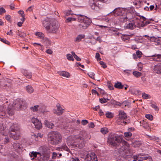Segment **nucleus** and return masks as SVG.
I'll list each match as a JSON object with an SVG mask.
<instances>
[{
	"instance_id": "6",
	"label": "nucleus",
	"mask_w": 161,
	"mask_h": 161,
	"mask_svg": "<svg viewBox=\"0 0 161 161\" xmlns=\"http://www.w3.org/2000/svg\"><path fill=\"white\" fill-rule=\"evenodd\" d=\"M25 103V101L21 99H17L15 100L13 104H9L7 108V114L11 116L14 113V110H19Z\"/></svg>"
},
{
	"instance_id": "62",
	"label": "nucleus",
	"mask_w": 161,
	"mask_h": 161,
	"mask_svg": "<svg viewBox=\"0 0 161 161\" xmlns=\"http://www.w3.org/2000/svg\"><path fill=\"white\" fill-rule=\"evenodd\" d=\"M33 45L35 47H36V45H39L41 46V47L42 48L43 47V46L40 43H33Z\"/></svg>"
},
{
	"instance_id": "41",
	"label": "nucleus",
	"mask_w": 161,
	"mask_h": 161,
	"mask_svg": "<svg viewBox=\"0 0 161 161\" xmlns=\"http://www.w3.org/2000/svg\"><path fill=\"white\" fill-rule=\"evenodd\" d=\"M145 117L150 120H152L153 119V116L151 114H147L145 115Z\"/></svg>"
},
{
	"instance_id": "40",
	"label": "nucleus",
	"mask_w": 161,
	"mask_h": 161,
	"mask_svg": "<svg viewBox=\"0 0 161 161\" xmlns=\"http://www.w3.org/2000/svg\"><path fill=\"white\" fill-rule=\"evenodd\" d=\"M132 133L129 132H125L124 133V136L125 137L129 138L132 136Z\"/></svg>"
},
{
	"instance_id": "1",
	"label": "nucleus",
	"mask_w": 161,
	"mask_h": 161,
	"mask_svg": "<svg viewBox=\"0 0 161 161\" xmlns=\"http://www.w3.org/2000/svg\"><path fill=\"white\" fill-rule=\"evenodd\" d=\"M123 136L111 135L108 139V143L114 146H119L118 148L119 153L125 158L131 156L129 155V144L123 138Z\"/></svg>"
},
{
	"instance_id": "52",
	"label": "nucleus",
	"mask_w": 161,
	"mask_h": 161,
	"mask_svg": "<svg viewBox=\"0 0 161 161\" xmlns=\"http://www.w3.org/2000/svg\"><path fill=\"white\" fill-rule=\"evenodd\" d=\"M20 37H24L26 35L25 34L24 32H20L19 33L18 35Z\"/></svg>"
},
{
	"instance_id": "64",
	"label": "nucleus",
	"mask_w": 161,
	"mask_h": 161,
	"mask_svg": "<svg viewBox=\"0 0 161 161\" xmlns=\"http://www.w3.org/2000/svg\"><path fill=\"white\" fill-rule=\"evenodd\" d=\"M99 114L100 116H102L104 114L103 112L102 111V110L101 109L99 110Z\"/></svg>"
},
{
	"instance_id": "21",
	"label": "nucleus",
	"mask_w": 161,
	"mask_h": 161,
	"mask_svg": "<svg viewBox=\"0 0 161 161\" xmlns=\"http://www.w3.org/2000/svg\"><path fill=\"white\" fill-rule=\"evenodd\" d=\"M22 73L27 78H31L32 77L31 73L28 71V70L22 69L21 70Z\"/></svg>"
},
{
	"instance_id": "11",
	"label": "nucleus",
	"mask_w": 161,
	"mask_h": 161,
	"mask_svg": "<svg viewBox=\"0 0 161 161\" xmlns=\"http://www.w3.org/2000/svg\"><path fill=\"white\" fill-rule=\"evenodd\" d=\"M85 161H98L97 156L94 153L87 154L85 157Z\"/></svg>"
},
{
	"instance_id": "10",
	"label": "nucleus",
	"mask_w": 161,
	"mask_h": 161,
	"mask_svg": "<svg viewBox=\"0 0 161 161\" xmlns=\"http://www.w3.org/2000/svg\"><path fill=\"white\" fill-rule=\"evenodd\" d=\"M90 6L91 8L97 11H98L102 8V6L99 4L97 0H90Z\"/></svg>"
},
{
	"instance_id": "35",
	"label": "nucleus",
	"mask_w": 161,
	"mask_h": 161,
	"mask_svg": "<svg viewBox=\"0 0 161 161\" xmlns=\"http://www.w3.org/2000/svg\"><path fill=\"white\" fill-rule=\"evenodd\" d=\"M39 107V105H36L31 107L30 109L33 112H36L38 111Z\"/></svg>"
},
{
	"instance_id": "39",
	"label": "nucleus",
	"mask_w": 161,
	"mask_h": 161,
	"mask_svg": "<svg viewBox=\"0 0 161 161\" xmlns=\"http://www.w3.org/2000/svg\"><path fill=\"white\" fill-rule=\"evenodd\" d=\"M109 100L108 98H101L99 99V101L102 103H106Z\"/></svg>"
},
{
	"instance_id": "49",
	"label": "nucleus",
	"mask_w": 161,
	"mask_h": 161,
	"mask_svg": "<svg viewBox=\"0 0 161 161\" xmlns=\"http://www.w3.org/2000/svg\"><path fill=\"white\" fill-rule=\"evenodd\" d=\"M124 74L127 75L130 74L131 72V70L125 69L124 70Z\"/></svg>"
},
{
	"instance_id": "60",
	"label": "nucleus",
	"mask_w": 161,
	"mask_h": 161,
	"mask_svg": "<svg viewBox=\"0 0 161 161\" xmlns=\"http://www.w3.org/2000/svg\"><path fill=\"white\" fill-rule=\"evenodd\" d=\"M5 18L7 20L9 21L11 19V16L9 15H6Z\"/></svg>"
},
{
	"instance_id": "32",
	"label": "nucleus",
	"mask_w": 161,
	"mask_h": 161,
	"mask_svg": "<svg viewBox=\"0 0 161 161\" xmlns=\"http://www.w3.org/2000/svg\"><path fill=\"white\" fill-rule=\"evenodd\" d=\"M106 117L108 118H112L114 116V113L109 111L107 112L105 114Z\"/></svg>"
},
{
	"instance_id": "37",
	"label": "nucleus",
	"mask_w": 161,
	"mask_h": 161,
	"mask_svg": "<svg viewBox=\"0 0 161 161\" xmlns=\"http://www.w3.org/2000/svg\"><path fill=\"white\" fill-rule=\"evenodd\" d=\"M64 14L66 16H69L70 15H72L73 14L72 13V11L71 10H68L65 11L64 12Z\"/></svg>"
},
{
	"instance_id": "14",
	"label": "nucleus",
	"mask_w": 161,
	"mask_h": 161,
	"mask_svg": "<svg viewBox=\"0 0 161 161\" xmlns=\"http://www.w3.org/2000/svg\"><path fill=\"white\" fill-rule=\"evenodd\" d=\"M76 137L75 136H70L67 137V142L69 146H74V144L76 142H77Z\"/></svg>"
},
{
	"instance_id": "33",
	"label": "nucleus",
	"mask_w": 161,
	"mask_h": 161,
	"mask_svg": "<svg viewBox=\"0 0 161 161\" xmlns=\"http://www.w3.org/2000/svg\"><path fill=\"white\" fill-rule=\"evenodd\" d=\"M133 74L134 76L136 77H139L142 75L141 73L136 71H133Z\"/></svg>"
},
{
	"instance_id": "20",
	"label": "nucleus",
	"mask_w": 161,
	"mask_h": 161,
	"mask_svg": "<svg viewBox=\"0 0 161 161\" xmlns=\"http://www.w3.org/2000/svg\"><path fill=\"white\" fill-rule=\"evenodd\" d=\"M135 27V23L133 20L132 23L130 22L128 24H126L124 26V28L130 30H133Z\"/></svg>"
},
{
	"instance_id": "44",
	"label": "nucleus",
	"mask_w": 161,
	"mask_h": 161,
	"mask_svg": "<svg viewBox=\"0 0 161 161\" xmlns=\"http://www.w3.org/2000/svg\"><path fill=\"white\" fill-rule=\"evenodd\" d=\"M0 40L2 42L8 45H9L10 43V42L8 41L6 39L2 38L1 37H0Z\"/></svg>"
},
{
	"instance_id": "24",
	"label": "nucleus",
	"mask_w": 161,
	"mask_h": 161,
	"mask_svg": "<svg viewBox=\"0 0 161 161\" xmlns=\"http://www.w3.org/2000/svg\"><path fill=\"white\" fill-rule=\"evenodd\" d=\"M138 161H152V159L150 157H141L140 159L137 157Z\"/></svg>"
},
{
	"instance_id": "28",
	"label": "nucleus",
	"mask_w": 161,
	"mask_h": 161,
	"mask_svg": "<svg viewBox=\"0 0 161 161\" xmlns=\"http://www.w3.org/2000/svg\"><path fill=\"white\" fill-rule=\"evenodd\" d=\"M85 35L84 34H80L76 37L75 41L76 42L80 41L82 39L85 38Z\"/></svg>"
},
{
	"instance_id": "25",
	"label": "nucleus",
	"mask_w": 161,
	"mask_h": 161,
	"mask_svg": "<svg viewBox=\"0 0 161 161\" xmlns=\"http://www.w3.org/2000/svg\"><path fill=\"white\" fill-rule=\"evenodd\" d=\"M153 60L155 61L161 62V54H155L153 55Z\"/></svg>"
},
{
	"instance_id": "57",
	"label": "nucleus",
	"mask_w": 161,
	"mask_h": 161,
	"mask_svg": "<svg viewBox=\"0 0 161 161\" xmlns=\"http://www.w3.org/2000/svg\"><path fill=\"white\" fill-rule=\"evenodd\" d=\"M142 64L141 62H140L138 64V70L140 71H141L142 69V66H141V64Z\"/></svg>"
},
{
	"instance_id": "4",
	"label": "nucleus",
	"mask_w": 161,
	"mask_h": 161,
	"mask_svg": "<svg viewBox=\"0 0 161 161\" xmlns=\"http://www.w3.org/2000/svg\"><path fill=\"white\" fill-rule=\"evenodd\" d=\"M42 24L43 26L48 33H55L58 30L59 25L56 20L45 19L42 21Z\"/></svg>"
},
{
	"instance_id": "26",
	"label": "nucleus",
	"mask_w": 161,
	"mask_h": 161,
	"mask_svg": "<svg viewBox=\"0 0 161 161\" xmlns=\"http://www.w3.org/2000/svg\"><path fill=\"white\" fill-rule=\"evenodd\" d=\"M58 74L60 75L67 78H69L70 76L69 73L65 71H59L58 72Z\"/></svg>"
},
{
	"instance_id": "50",
	"label": "nucleus",
	"mask_w": 161,
	"mask_h": 161,
	"mask_svg": "<svg viewBox=\"0 0 161 161\" xmlns=\"http://www.w3.org/2000/svg\"><path fill=\"white\" fill-rule=\"evenodd\" d=\"M6 12V10L3 8H0V14H2L3 13H5Z\"/></svg>"
},
{
	"instance_id": "2",
	"label": "nucleus",
	"mask_w": 161,
	"mask_h": 161,
	"mask_svg": "<svg viewBox=\"0 0 161 161\" xmlns=\"http://www.w3.org/2000/svg\"><path fill=\"white\" fill-rule=\"evenodd\" d=\"M0 133L4 136H8L14 140H18L21 135L20 126L18 124L13 123L8 129L5 124L0 123Z\"/></svg>"
},
{
	"instance_id": "63",
	"label": "nucleus",
	"mask_w": 161,
	"mask_h": 161,
	"mask_svg": "<svg viewBox=\"0 0 161 161\" xmlns=\"http://www.w3.org/2000/svg\"><path fill=\"white\" fill-rule=\"evenodd\" d=\"M74 57L78 61H80L81 60L80 58L79 57L76 55H75Z\"/></svg>"
},
{
	"instance_id": "13",
	"label": "nucleus",
	"mask_w": 161,
	"mask_h": 161,
	"mask_svg": "<svg viewBox=\"0 0 161 161\" xmlns=\"http://www.w3.org/2000/svg\"><path fill=\"white\" fill-rule=\"evenodd\" d=\"M146 20V18L145 17L142 16L140 17L139 20H137V21L135 22V27L141 28L144 26V21Z\"/></svg>"
},
{
	"instance_id": "18",
	"label": "nucleus",
	"mask_w": 161,
	"mask_h": 161,
	"mask_svg": "<svg viewBox=\"0 0 161 161\" xmlns=\"http://www.w3.org/2000/svg\"><path fill=\"white\" fill-rule=\"evenodd\" d=\"M13 147L15 150L18 153H20L22 150V146L18 143H14L13 145Z\"/></svg>"
},
{
	"instance_id": "43",
	"label": "nucleus",
	"mask_w": 161,
	"mask_h": 161,
	"mask_svg": "<svg viewBox=\"0 0 161 161\" xmlns=\"http://www.w3.org/2000/svg\"><path fill=\"white\" fill-rule=\"evenodd\" d=\"M61 148L64 150L68 152L69 151V149L65 144H63L61 147Z\"/></svg>"
},
{
	"instance_id": "45",
	"label": "nucleus",
	"mask_w": 161,
	"mask_h": 161,
	"mask_svg": "<svg viewBox=\"0 0 161 161\" xmlns=\"http://www.w3.org/2000/svg\"><path fill=\"white\" fill-rule=\"evenodd\" d=\"M136 54L137 55V57L140 58L142 57V53L139 50L137 51L136 52Z\"/></svg>"
},
{
	"instance_id": "55",
	"label": "nucleus",
	"mask_w": 161,
	"mask_h": 161,
	"mask_svg": "<svg viewBox=\"0 0 161 161\" xmlns=\"http://www.w3.org/2000/svg\"><path fill=\"white\" fill-rule=\"evenodd\" d=\"M70 161H80L79 159L77 157L72 158Z\"/></svg>"
},
{
	"instance_id": "12",
	"label": "nucleus",
	"mask_w": 161,
	"mask_h": 161,
	"mask_svg": "<svg viewBox=\"0 0 161 161\" xmlns=\"http://www.w3.org/2000/svg\"><path fill=\"white\" fill-rule=\"evenodd\" d=\"M31 122L34 125L35 128L37 129H40L42 127V124L41 121L37 118L33 117L31 119Z\"/></svg>"
},
{
	"instance_id": "7",
	"label": "nucleus",
	"mask_w": 161,
	"mask_h": 161,
	"mask_svg": "<svg viewBox=\"0 0 161 161\" xmlns=\"http://www.w3.org/2000/svg\"><path fill=\"white\" fill-rule=\"evenodd\" d=\"M78 21L80 23L78 27L80 29H86L91 23V20L86 16L82 15H78Z\"/></svg>"
},
{
	"instance_id": "17",
	"label": "nucleus",
	"mask_w": 161,
	"mask_h": 161,
	"mask_svg": "<svg viewBox=\"0 0 161 161\" xmlns=\"http://www.w3.org/2000/svg\"><path fill=\"white\" fill-rule=\"evenodd\" d=\"M80 138L76 140H77V142H76L74 145V146L76 148H81L84 147L85 145V142L84 140L81 139H80V141H78Z\"/></svg>"
},
{
	"instance_id": "23",
	"label": "nucleus",
	"mask_w": 161,
	"mask_h": 161,
	"mask_svg": "<svg viewBox=\"0 0 161 161\" xmlns=\"http://www.w3.org/2000/svg\"><path fill=\"white\" fill-rule=\"evenodd\" d=\"M35 35L37 36V38L38 39L42 40L43 38L45 37V35L43 33L41 32H36Z\"/></svg>"
},
{
	"instance_id": "48",
	"label": "nucleus",
	"mask_w": 161,
	"mask_h": 161,
	"mask_svg": "<svg viewBox=\"0 0 161 161\" xmlns=\"http://www.w3.org/2000/svg\"><path fill=\"white\" fill-rule=\"evenodd\" d=\"M95 58L98 61H99L101 59V58H100V54L98 53H96Z\"/></svg>"
},
{
	"instance_id": "22",
	"label": "nucleus",
	"mask_w": 161,
	"mask_h": 161,
	"mask_svg": "<svg viewBox=\"0 0 161 161\" xmlns=\"http://www.w3.org/2000/svg\"><path fill=\"white\" fill-rule=\"evenodd\" d=\"M153 70L158 74L161 73V64H158L154 67Z\"/></svg>"
},
{
	"instance_id": "8",
	"label": "nucleus",
	"mask_w": 161,
	"mask_h": 161,
	"mask_svg": "<svg viewBox=\"0 0 161 161\" xmlns=\"http://www.w3.org/2000/svg\"><path fill=\"white\" fill-rule=\"evenodd\" d=\"M48 142L52 144H57L61 141V136L57 132L50 133L48 135Z\"/></svg>"
},
{
	"instance_id": "9",
	"label": "nucleus",
	"mask_w": 161,
	"mask_h": 161,
	"mask_svg": "<svg viewBox=\"0 0 161 161\" xmlns=\"http://www.w3.org/2000/svg\"><path fill=\"white\" fill-rule=\"evenodd\" d=\"M126 114L123 111H119L118 117L116 120L117 123L119 125H121L126 124V123L124 120L126 119Z\"/></svg>"
},
{
	"instance_id": "59",
	"label": "nucleus",
	"mask_w": 161,
	"mask_h": 161,
	"mask_svg": "<svg viewBox=\"0 0 161 161\" xmlns=\"http://www.w3.org/2000/svg\"><path fill=\"white\" fill-rule=\"evenodd\" d=\"M46 52L49 54H51L53 53V51L50 49H48L46 50Z\"/></svg>"
},
{
	"instance_id": "56",
	"label": "nucleus",
	"mask_w": 161,
	"mask_h": 161,
	"mask_svg": "<svg viewBox=\"0 0 161 161\" xmlns=\"http://www.w3.org/2000/svg\"><path fill=\"white\" fill-rule=\"evenodd\" d=\"M57 156V153L55 152H53L52 153V158L53 159H55L56 157Z\"/></svg>"
},
{
	"instance_id": "36",
	"label": "nucleus",
	"mask_w": 161,
	"mask_h": 161,
	"mask_svg": "<svg viewBox=\"0 0 161 161\" xmlns=\"http://www.w3.org/2000/svg\"><path fill=\"white\" fill-rule=\"evenodd\" d=\"M32 137L34 138V137L35 138V140L36 141H37V140L36 139V138H38L39 137L40 138H41L42 136L43 135L41 134V133H38V134H34L32 136Z\"/></svg>"
},
{
	"instance_id": "16",
	"label": "nucleus",
	"mask_w": 161,
	"mask_h": 161,
	"mask_svg": "<svg viewBox=\"0 0 161 161\" xmlns=\"http://www.w3.org/2000/svg\"><path fill=\"white\" fill-rule=\"evenodd\" d=\"M6 108V105L4 103L0 105V118H4L7 117V116L6 115V114L5 112Z\"/></svg>"
},
{
	"instance_id": "58",
	"label": "nucleus",
	"mask_w": 161,
	"mask_h": 161,
	"mask_svg": "<svg viewBox=\"0 0 161 161\" xmlns=\"http://www.w3.org/2000/svg\"><path fill=\"white\" fill-rule=\"evenodd\" d=\"M34 6H31L29 7L26 10V11H29L31 12L32 11L33 8Z\"/></svg>"
},
{
	"instance_id": "27",
	"label": "nucleus",
	"mask_w": 161,
	"mask_h": 161,
	"mask_svg": "<svg viewBox=\"0 0 161 161\" xmlns=\"http://www.w3.org/2000/svg\"><path fill=\"white\" fill-rule=\"evenodd\" d=\"M44 124L46 127L52 129L54 127V125L53 123L47 120H45L44 121Z\"/></svg>"
},
{
	"instance_id": "29",
	"label": "nucleus",
	"mask_w": 161,
	"mask_h": 161,
	"mask_svg": "<svg viewBox=\"0 0 161 161\" xmlns=\"http://www.w3.org/2000/svg\"><path fill=\"white\" fill-rule=\"evenodd\" d=\"M121 38L123 41L125 42L129 40L130 38V36L128 35H122L121 36Z\"/></svg>"
},
{
	"instance_id": "19",
	"label": "nucleus",
	"mask_w": 161,
	"mask_h": 161,
	"mask_svg": "<svg viewBox=\"0 0 161 161\" xmlns=\"http://www.w3.org/2000/svg\"><path fill=\"white\" fill-rule=\"evenodd\" d=\"M41 42L43 43L47 47V46L51 45V42L50 39L47 37H44Z\"/></svg>"
},
{
	"instance_id": "15",
	"label": "nucleus",
	"mask_w": 161,
	"mask_h": 161,
	"mask_svg": "<svg viewBox=\"0 0 161 161\" xmlns=\"http://www.w3.org/2000/svg\"><path fill=\"white\" fill-rule=\"evenodd\" d=\"M56 108L57 109H54L53 110V112L58 115H61L64 112V109L62 108L59 103L57 104Z\"/></svg>"
},
{
	"instance_id": "5",
	"label": "nucleus",
	"mask_w": 161,
	"mask_h": 161,
	"mask_svg": "<svg viewBox=\"0 0 161 161\" xmlns=\"http://www.w3.org/2000/svg\"><path fill=\"white\" fill-rule=\"evenodd\" d=\"M40 151L36 152L32 151L30 152L29 155L31 159L33 160L37 157V155H39L42 158V160L47 161L49 159L50 156V152L46 148L44 147H40Z\"/></svg>"
},
{
	"instance_id": "47",
	"label": "nucleus",
	"mask_w": 161,
	"mask_h": 161,
	"mask_svg": "<svg viewBox=\"0 0 161 161\" xmlns=\"http://www.w3.org/2000/svg\"><path fill=\"white\" fill-rule=\"evenodd\" d=\"M151 106L155 110H159V108L156 105L155 103L151 104Z\"/></svg>"
},
{
	"instance_id": "31",
	"label": "nucleus",
	"mask_w": 161,
	"mask_h": 161,
	"mask_svg": "<svg viewBox=\"0 0 161 161\" xmlns=\"http://www.w3.org/2000/svg\"><path fill=\"white\" fill-rule=\"evenodd\" d=\"M26 90L29 93H32L34 91V89L31 86H28L26 87Z\"/></svg>"
},
{
	"instance_id": "54",
	"label": "nucleus",
	"mask_w": 161,
	"mask_h": 161,
	"mask_svg": "<svg viewBox=\"0 0 161 161\" xmlns=\"http://www.w3.org/2000/svg\"><path fill=\"white\" fill-rule=\"evenodd\" d=\"M88 123V121L86 119H83L81 121V124L83 125H85Z\"/></svg>"
},
{
	"instance_id": "46",
	"label": "nucleus",
	"mask_w": 161,
	"mask_h": 161,
	"mask_svg": "<svg viewBox=\"0 0 161 161\" xmlns=\"http://www.w3.org/2000/svg\"><path fill=\"white\" fill-rule=\"evenodd\" d=\"M88 75L92 79H94L95 74L94 73L92 72H90L88 74Z\"/></svg>"
},
{
	"instance_id": "30",
	"label": "nucleus",
	"mask_w": 161,
	"mask_h": 161,
	"mask_svg": "<svg viewBox=\"0 0 161 161\" xmlns=\"http://www.w3.org/2000/svg\"><path fill=\"white\" fill-rule=\"evenodd\" d=\"M114 86L115 88L119 89H122L124 87V86L122 85L121 82H118L115 83Z\"/></svg>"
},
{
	"instance_id": "53",
	"label": "nucleus",
	"mask_w": 161,
	"mask_h": 161,
	"mask_svg": "<svg viewBox=\"0 0 161 161\" xmlns=\"http://www.w3.org/2000/svg\"><path fill=\"white\" fill-rule=\"evenodd\" d=\"M18 13L19 14H20L22 17H25L24 12L23 11L20 10L19 11H18Z\"/></svg>"
},
{
	"instance_id": "38",
	"label": "nucleus",
	"mask_w": 161,
	"mask_h": 161,
	"mask_svg": "<svg viewBox=\"0 0 161 161\" xmlns=\"http://www.w3.org/2000/svg\"><path fill=\"white\" fill-rule=\"evenodd\" d=\"M101 132L104 134H106L108 132V129L106 127L103 128L101 129Z\"/></svg>"
},
{
	"instance_id": "3",
	"label": "nucleus",
	"mask_w": 161,
	"mask_h": 161,
	"mask_svg": "<svg viewBox=\"0 0 161 161\" xmlns=\"http://www.w3.org/2000/svg\"><path fill=\"white\" fill-rule=\"evenodd\" d=\"M126 10L128 13L126 14H123L124 12V9L121 8H115L110 13H112L116 16H119V19L121 22H124L128 20H130L132 17V13H134V10L133 7H128Z\"/></svg>"
},
{
	"instance_id": "51",
	"label": "nucleus",
	"mask_w": 161,
	"mask_h": 161,
	"mask_svg": "<svg viewBox=\"0 0 161 161\" xmlns=\"http://www.w3.org/2000/svg\"><path fill=\"white\" fill-rule=\"evenodd\" d=\"M100 64L102 66V67L104 68H105L107 67V66L105 63L102 61H100L99 62Z\"/></svg>"
},
{
	"instance_id": "42",
	"label": "nucleus",
	"mask_w": 161,
	"mask_h": 161,
	"mask_svg": "<svg viewBox=\"0 0 161 161\" xmlns=\"http://www.w3.org/2000/svg\"><path fill=\"white\" fill-rule=\"evenodd\" d=\"M67 58L69 60L73 61L74 60L73 56L70 54H68L66 55Z\"/></svg>"
},
{
	"instance_id": "34",
	"label": "nucleus",
	"mask_w": 161,
	"mask_h": 161,
	"mask_svg": "<svg viewBox=\"0 0 161 161\" xmlns=\"http://www.w3.org/2000/svg\"><path fill=\"white\" fill-rule=\"evenodd\" d=\"M142 97L143 99H148L150 98V96L149 95L147 94L145 92L142 93Z\"/></svg>"
},
{
	"instance_id": "61",
	"label": "nucleus",
	"mask_w": 161,
	"mask_h": 161,
	"mask_svg": "<svg viewBox=\"0 0 161 161\" xmlns=\"http://www.w3.org/2000/svg\"><path fill=\"white\" fill-rule=\"evenodd\" d=\"M88 126L89 127L93 128L94 127V125L93 122H91L88 124Z\"/></svg>"
}]
</instances>
